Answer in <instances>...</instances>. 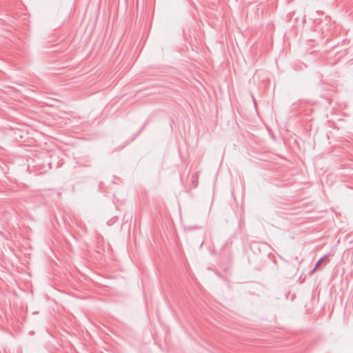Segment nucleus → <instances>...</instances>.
I'll return each instance as SVG.
<instances>
[{"instance_id":"obj_1","label":"nucleus","mask_w":353,"mask_h":353,"mask_svg":"<svg viewBox=\"0 0 353 353\" xmlns=\"http://www.w3.org/2000/svg\"><path fill=\"white\" fill-rule=\"evenodd\" d=\"M327 258V256L321 257L316 263L315 267L312 270V272H314L316 268L321 264V263Z\"/></svg>"},{"instance_id":"obj_2","label":"nucleus","mask_w":353,"mask_h":353,"mask_svg":"<svg viewBox=\"0 0 353 353\" xmlns=\"http://www.w3.org/2000/svg\"><path fill=\"white\" fill-rule=\"evenodd\" d=\"M210 253H211L212 254H216V252H215V250H210Z\"/></svg>"}]
</instances>
